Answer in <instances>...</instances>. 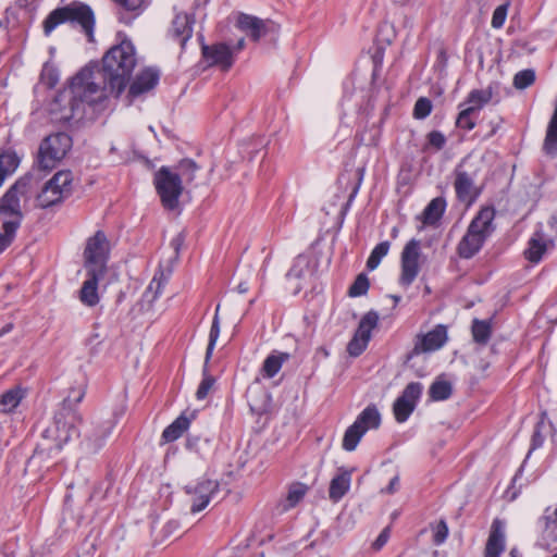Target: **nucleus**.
<instances>
[{
	"mask_svg": "<svg viewBox=\"0 0 557 557\" xmlns=\"http://www.w3.org/2000/svg\"><path fill=\"white\" fill-rule=\"evenodd\" d=\"M116 42L104 53L101 61L100 74L103 86L94 81V69L97 65H86L70 81L67 87L60 90L51 107L55 122L67 124L73 120L85 116V108L95 107L102 102L109 92L119 98L133 75L137 64L136 49L124 32H117Z\"/></svg>",
	"mask_w": 557,
	"mask_h": 557,
	"instance_id": "1",
	"label": "nucleus"
},
{
	"mask_svg": "<svg viewBox=\"0 0 557 557\" xmlns=\"http://www.w3.org/2000/svg\"><path fill=\"white\" fill-rule=\"evenodd\" d=\"M496 210L493 206L480 208L470 221L465 235L457 244L456 251L461 259H472L496 230Z\"/></svg>",
	"mask_w": 557,
	"mask_h": 557,
	"instance_id": "2",
	"label": "nucleus"
},
{
	"mask_svg": "<svg viewBox=\"0 0 557 557\" xmlns=\"http://www.w3.org/2000/svg\"><path fill=\"white\" fill-rule=\"evenodd\" d=\"M65 23L73 27H81L88 39L92 40L96 20L91 7L87 3L74 0L52 10L42 22L45 36H50L58 26Z\"/></svg>",
	"mask_w": 557,
	"mask_h": 557,
	"instance_id": "3",
	"label": "nucleus"
},
{
	"mask_svg": "<svg viewBox=\"0 0 557 557\" xmlns=\"http://www.w3.org/2000/svg\"><path fill=\"white\" fill-rule=\"evenodd\" d=\"M86 387L87 384L84 381L78 386L71 387L67 397L63 399L54 413L55 438L60 446L74 437L81 436L78 426L82 424L83 418L77 410V406L86 395Z\"/></svg>",
	"mask_w": 557,
	"mask_h": 557,
	"instance_id": "4",
	"label": "nucleus"
},
{
	"mask_svg": "<svg viewBox=\"0 0 557 557\" xmlns=\"http://www.w3.org/2000/svg\"><path fill=\"white\" fill-rule=\"evenodd\" d=\"M153 185L162 207L169 211L176 210L184 191L181 175L171 171L169 166L162 165L154 172Z\"/></svg>",
	"mask_w": 557,
	"mask_h": 557,
	"instance_id": "5",
	"label": "nucleus"
},
{
	"mask_svg": "<svg viewBox=\"0 0 557 557\" xmlns=\"http://www.w3.org/2000/svg\"><path fill=\"white\" fill-rule=\"evenodd\" d=\"M72 137L64 132H58L44 138L36 161L38 168L44 171L55 168L72 148Z\"/></svg>",
	"mask_w": 557,
	"mask_h": 557,
	"instance_id": "6",
	"label": "nucleus"
},
{
	"mask_svg": "<svg viewBox=\"0 0 557 557\" xmlns=\"http://www.w3.org/2000/svg\"><path fill=\"white\" fill-rule=\"evenodd\" d=\"M72 183L73 174L71 171H58L45 183L41 191L37 195V206L42 209H48L62 203L72 195Z\"/></svg>",
	"mask_w": 557,
	"mask_h": 557,
	"instance_id": "7",
	"label": "nucleus"
},
{
	"mask_svg": "<svg viewBox=\"0 0 557 557\" xmlns=\"http://www.w3.org/2000/svg\"><path fill=\"white\" fill-rule=\"evenodd\" d=\"M33 174L26 173L21 176L0 198V220L17 222L21 226L23 213L21 211L20 198L25 196L32 185Z\"/></svg>",
	"mask_w": 557,
	"mask_h": 557,
	"instance_id": "8",
	"label": "nucleus"
},
{
	"mask_svg": "<svg viewBox=\"0 0 557 557\" xmlns=\"http://www.w3.org/2000/svg\"><path fill=\"white\" fill-rule=\"evenodd\" d=\"M84 258L86 269L107 272V263L110 258V242L103 231H97L87 239Z\"/></svg>",
	"mask_w": 557,
	"mask_h": 557,
	"instance_id": "9",
	"label": "nucleus"
},
{
	"mask_svg": "<svg viewBox=\"0 0 557 557\" xmlns=\"http://www.w3.org/2000/svg\"><path fill=\"white\" fill-rule=\"evenodd\" d=\"M421 255L420 240L411 238L404 247L400 256L399 284L409 287L420 272L419 258Z\"/></svg>",
	"mask_w": 557,
	"mask_h": 557,
	"instance_id": "10",
	"label": "nucleus"
},
{
	"mask_svg": "<svg viewBox=\"0 0 557 557\" xmlns=\"http://www.w3.org/2000/svg\"><path fill=\"white\" fill-rule=\"evenodd\" d=\"M447 339V327L444 324H437L428 333L417 335L413 348L406 355L405 362H409L420 354L441 349L446 344Z\"/></svg>",
	"mask_w": 557,
	"mask_h": 557,
	"instance_id": "11",
	"label": "nucleus"
},
{
	"mask_svg": "<svg viewBox=\"0 0 557 557\" xmlns=\"http://www.w3.org/2000/svg\"><path fill=\"white\" fill-rule=\"evenodd\" d=\"M379 323V313L374 310L367 312L359 321L358 327L347 345V352L351 357H359L368 347L371 332Z\"/></svg>",
	"mask_w": 557,
	"mask_h": 557,
	"instance_id": "12",
	"label": "nucleus"
},
{
	"mask_svg": "<svg viewBox=\"0 0 557 557\" xmlns=\"http://www.w3.org/2000/svg\"><path fill=\"white\" fill-rule=\"evenodd\" d=\"M423 385L420 382H410L396 398L393 405L395 420L398 423L406 422L414 411L421 398Z\"/></svg>",
	"mask_w": 557,
	"mask_h": 557,
	"instance_id": "13",
	"label": "nucleus"
},
{
	"mask_svg": "<svg viewBox=\"0 0 557 557\" xmlns=\"http://www.w3.org/2000/svg\"><path fill=\"white\" fill-rule=\"evenodd\" d=\"M220 484L216 480L201 479L196 485L185 486V492L193 495L191 513L202 511L219 492Z\"/></svg>",
	"mask_w": 557,
	"mask_h": 557,
	"instance_id": "14",
	"label": "nucleus"
},
{
	"mask_svg": "<svg viewBox=\"0 0 557 557\" xmlns=\"http://www.w3.org/2000/svg\"><path fill=\"white\" fill-rule=\"evenodd\" d=\"M454 173V188L457 199L461 202H468L471 205L480 195V191L474 187L473 177L468 172L461 170L460 166H457Z\"/></svg>",
	"mask_w": 557,
	"mask_h": 557,
	"instance_id": "15",
	"label": "nucleus"
},
{
	"mask_svg": "<svg viewBox=\"0 0 557 557\" xmlns=\"http://www.w3.org/2000/svg\"><path fill=\"white\" fill-rule=\"evenodd\" d=\"M160 81V72L154 67H146L136 75L128 88V97L136 99L139 96L153 89Z\"/></svg>",
	"mask_w": 557,
	"mask_h": 557,
	"instance_id": "16",
	"label": "nucleus"
},
{
	"mask_svg": "<svg viewBox=\"0 0 557 557\" xmlns=\"http://www.w3.org/2000/svg\"><path fill=\"white\" fill-rule=\"evenodd\" d=\"M87 277L79 290V300L87 307H95L99 302L98 284L106 272L96 269H86Z\"/></svg>",
	"mask_w": 557,
	"mask_h": 557,
	"instance_id": "17",
	"label": "nucleus"
},
{
	"mask_svg": "<svg viewBox=\"0 0 557 557\" xmlns=\"http://www.w3.org/2000/svg\"><path fill=\"white\" fill-rule=\"evenodd\" d=\"M202 58L209 65H220L223 70H228L233 65V53L226 44H216L213 46L202 45Z\"/></svg>",
	"mask_w": 557,
	"mask_h": 557,
	"instance_id": "18",
	"label": "nucleus"
},
{
	"mask_svg": "<svg viewBox=\"0 0 557 557\" xmlns=\"http://www.w3.org/2000/svg\"><path fill=\"white\" fill-rule=\"evenodd\" d=\"M505 547L506 540L503 523L499 519H495L486 541L484 557H500Z\"/></svg>",
	"mask_w": 557,
	"mask_h": 557,
	"instance_id": "19",
	"label": "nucleus"
},
{
	"mask_svg": "<svg viewBox=\"0 0 557 557\" xmlns=\"http://www.w3.org/2000/svg\"><path fill=\"white\" fill-rule=\"evenodd\" d=\"M194 23V15H189L186 13L177 14L172 22V26L170 29L171 36L181 45L182 48L185 47L186 42L193 36Z\"/></svg>",
	"mask_w": 557,
	"mask_h": 557,
	"instance_id": "20",
	"label": "nucleus"
},
{
	"mask_svg": "<svg viewBox=\"0 0 557 557\" xmlns=\"http://www.w3.org/2000/svg\"><path fill=\"white\" fill-rule=\"evenodd\" d=\"M119 5L117 18L121 23L131 25L148 7V0H113Z\"/></svg>",
	"mask_w": 557,
	"mask_h": 557,
	"instance_id": "21",
	"label": "nucleus"
},
{
	"mask_svg": "<svg viewBox=\"0 0 557 557\" xmlns=\"http://www.w3.org/2000/svg\"><path fill=\"white\" fill-rule=\"evenodd\" d=\"M351 483V471L339 468L338 473L331 480L329 497L333 503L339 502L349 491Z\"/></svg>",
	"mask_w": 557,
	"mask_h": 557,
	"instance_id": "22",
	"label": "nucleus"
},
{
	"mask_svg": "<svg viewBox=\"0 0 557 557\" xmlns=\"http://www.w3.org/2000/svg\"><path fill=\"white\" fill-rule=\"evenodd\" d=\"M447 207L446 199L444 197L433 198L424 208L421 221L424 225L434 226L443 218Z\"/></svg>",
	"mask_w": 557,
	"mask_h": 557,
	"instance_id": "23",
	"label": "nucleus"
},
{
	"mask_svg": "<svg viewBox=\"0 0 557 557\" xmlns=\"http://www.w3.org/2000/svg\"><path fill=\"white\" fill-rule=\"evenodd\" d=\"M114 426H115V422H113L112 420H107V421L98 424L91 433L86 431L85 438L87 440L91 449L98 450L99 448H101L103 446L106 440L112 433V430L114 429Z\"/></svg>",
	"mask_w": 557,
	"mask_h": 557,
	"instance_id": "24",
	"label": "nucleus"
},
{
	"mask_svg": "<svg viewBox=\"0 0 557 557\" xmlns=\"http://www.w3.org/2000/svg\"><path fill=\"white\" fill-rule=\"evenodd\" d=\"M195 413H191V417H187L185 412L181 413L170 425H168L162 432V440L165 443H172L178 440L184 432L189 428L191 418H194Z\"/></svg>",
	"mask_w": 557,
	"mask_h": 557,
	"instance_id": "25",
	"label": "nucleus"
},
{
	"mask_svg": "<svg viewBox=\"0 0 557 557\" xmlns=\"http://www.w3.org/2000/svg\"><path fill=\"white\" fill-rule=\"evenodd\" d=\"M238 27L247 32L253 41H258L267 32L261 18L248 14L238 17Z\"/></svg>",
	"mask_w": 557,
	"mask_h": 557,
	"instance_id": "26",
	"label": "nucleus"
},
{
	"mask_svg": "<svg viewBox=\"0 0 557 557\" xmlns=\"http://www.w3.org/2000/svg\"><path fill=\"white\" fill-rule=\"evenodd\" d=\"M355 423L369 430H375L381 425V413L374 404L368 405L356 418Z\"/></svg>",
	"mask_w": 557,
	"mask_h": 557,
	"instance_id": "27",
	"label": "nucleus"
},
{
	"mask_svg": "<svg viewBox=\"0 0 557 557\" xmlns=\"http://www.w3.org/2000/svg\"><path fill=\"white\" fill-rule=\"evenodd\" d=\"M493 97L492 88L487 89H472L466 100L459 104V108L468 107L472 108L478 114L479 111L491 101Z\"/></svg>",
	"mask_w": 557,
	"mask_h": 557,
	"instance_id": "28",
	"label": "nucleus"
},
{
	"mask_svg": "<svg viewBox=\"0 0 557 557\" xmlns=\"http://www.w3.org/2000/svg\"><path fill=\"white\" fill-rule=\"evenodd\" d=\"M289 358L288 352L270 354L262 363V375L267 379L274 377Z\"/></svg>",
	"mask_w": 557,
	"mask_h": 557,
	"instance_id": "29",
	"label": "nucleus"
},
{
	"mask_svg": "<svg viewBox=\"0 0 557 557\" xmlns=\"http://www.w3.org/2000/svg\"><path fill=\"white\" fill-rule=\"evenodd\" d=\"M471 334L474 343L481 346L487 345L492 337L491 320L473 319L471 324Z\"/></svg>",
	"mask_w": 557,
	"mask_h": 557,
	"instance_id": "30",
	"label": "nucleus"
},
{
	"mask_svg": "<svg viewBox=\"0 0 557 557\" xmlns=\"http://www.w3.org/2000/svg\"><path fill=\"white\" fill-rule=\"evenodd\" d=\"M366 434V429L358 426L355 422L349 425L343 436L342 447L346 451H352L357 448L359 442Z\"/></svg>",
	"mask_w": 557,
	"mask_h": 557,
	"instance_id": "31",
	"label": "nucleus"
},
{
	"mask_svg": "<svg viewBox=\"0 0 557 557\" xmlns=\"http://www.w3.org/2000/svg\"><path fill=\"white\" fill-rule=\"evenodd\" d=\"M546 250L547 246L545 242L540 237L532 236L528 242V247L523 255L529 262L539 263Z\"/></svg>",
	"mask_w": 557,
	"mask_h": 557,
	"instance_id": "32",
	"label": "nucleus"
},
{
	"mask_svg": "<svg viewBox=\"0 0 557 557\" xmlns=\"http://www.w3.org/2000/svg\"><path fill=\"white\" fill-rule=\"evenodd\" d=\"M176 173L181 175L182 183L191 184L196 178V173L200 166L190 158H184L175 165Z\"/></svg>",
	"mask_w": 557,
	"mask_h": 557,
	"instance_id": "33",
	"label": "nucleus"
},
{
	"mask_svg": "<svg viewBox=\"0 0 557 557\" xmlns=\"http://www.w3.org/2000/svg\"><path fill=\"white\" fill-rule=\"evenodd\" d=\"M18 228L17 222L0 220V253L14 242Z\"/></svg>",
	"mask_w": 557,
	"mask_h": 557,
	"instance_id": "34",
	"label": "nucleus"
},
{
	"mask_svg": "<svg viewBox=\"0 0 557 557\" xmlns=\"http://www.w3.org/2000/svg\"><path fill=\"white\" fill-rule=\"evenodd\" d=\"M453 394L451 383L446 380L436 379L429 388V397L432 401H443Z\"/></svg>",
	"mask_w": 557,
	"mask_h": 557,
	"instance_id": "35",
	"label": "nucleus"
},
{
	"mask_svg": "<svg viewBox=\"0 0 557 557\" xmlns=\"http://www.w3.org/2000/svg\"><path fill=\"white\" fill-rule=\"evenodd\" d=\"M308 492V486L301 482H294L289 485L286 495V504L284 509H290L296 507L299 502L305 497Z\"/></svg>",
	"mask_w": 557,
	"mask_h": 557,
	"instance_id": "36",
	"label": "nucleus"
},
{
	"mask_svg": "<svg viewBox=\"0 0 557 557\" xmlns=\"http://www.w3.org/2000/svg\"><path fill=\"white\" fill-rule=\"evenodd\" d=\"M215 384V377L209 372V362L205 359L202 366V379L196 391V399L203 400L207 398L210 389Z\"/></svg>",
	"mask_w": 557,
	"mask_h": 557,
	"instance_id": "37",
	"label": "nucleus"
},
{
	"mask_svg": "<svg viewBox=\"0 0 557 557\" xmlns=\"http://www.w3.org/2000/svg\"><path fill=\"white\" fill-rule=\"evenodd\" d=\"M391 244L388 240L379 243L371 251L366 267L369 271L375 270L381 263L382 259L388 253Z\"/></svg>",
	"mask_w": 557,
	"mask_h": 557,
	"instance_id": "38",
	"label": "nucleus"
},
{
	"mask_svg": "<svg viewBox=\"0 0 557 557\" xmlns=\"http://www.w3.org/2000/svg\"><path fill=\"white\" fill-rule=\"evenodd\" d=\"M22 400L20 388H11L5 391L0 397V411L10 412L15 409Z\"/></svg>",
	"mask_w": 557,
	"mask_h": 557,
	"instance_id": "39",
	"label": "nucleus"
},
{
	"mask_svg": "<svg viewBox=\"0 0 557 557\" xmlns=\"http://www.w3.org/2000/svg\"><path fill=\"white\" fill-rule=\"evenodd\" d=\"M219 309H220V305H218V307L215 309V314L213 317L212 324H211L210 332H209V342H208V346L206 349V356H205V359H207V362H210V360H211L216 341L220 335V320H219V314H218Z\"/></svg>",
	"mask_w": 557,
	"mask_h": 557,
	"instance_id": "40",
	"label": "nucleus"
},
{
	"mask_svg": "<svg viewBox=\"0 0 557 557\" xmlns=\"http://www.w3.org/2000/svg\"><path fill=\"white\" fill-rule=\"evenodd\" d=\"M309 272V260L305 256H297L294 260L293 265L286 273V277L288 280L295 278V280H301L306 276V274Z\"/></svg>",
	"mask_w": 557,
	"mask_h": 557,
	"instance_id": "41",
	"label": "nucleus"
},
{
	"mask_svg": "<svg viewBox=\"0 0 557 557\" xmlns=\"http://www.w3.org/2000/svg\"><path fill=\"white\" fill-rule=\"evenodd\" d=\"M476 113L472 108L462 107L456 119V126L465 131H471L475 127Z\"/></svg>",
	"mask_w": 557,
	"mask_h": 557,
	"instance_id": "42",
	"label": "nucleus"
},
{
	"mask_svg": "<svg viewBox=\"0 0 557 557\" xmlns=\"http://www.w3.org/2000/svg\"><path fill=\"white\" fill-rule=\"evenodd\" d=\"M20 158L13 149L3 150L0 153V168L11 175L20 165Z\"/></svg>",
	"mask_w": 557,
	"mask_h": 557,
	"instance_id": "43",
	"label": "nucleus"
},
{
	"mask_svg": "<svg viewBox=\"0 0 557 557\" xmlns=\"http://www.w3.org/2000/svg\"><path fill=\"white\" fill-rule=\"evenodd\" d=\"M40 81L47 88H54L59 82L58 67L52 63L46 62L40 73Z\"/></svg>",
	"mask_w": 557,
	"mask_h": 557,
	"instance_id": "44",
	"label": "nucleus"
},
{
	"mask_svg": "<svg viewBox=\"0 0 557 557\" xmlns=\"http://www.w3.org/2000/svg\"><path fill=\"white\" fill-rule=\"evenodd\" d=\"M369 287L370 282L367 274L360 273L357 275L354 283L349 286L347 294L352 298L364 296L368 293Z\"/></svg>",
	"mask_w": 557,
	"mask_h": 557,
	"instance_id": "45",
	"label": "nucleus"
},
{
	"mask_svg": "<svg viewBox=\"0 0 557 557\" xmlns=\"http://www.w3.org/2000/svg\"><path fill=\"white\" fill-rule=\"evenodd\" d=\"M210 444H211V440L209 437L189 434L186 438L185 446L188 450L202 456L206 448H208L210 446Z\"/></svg>",
	"mask_w": 557,
	"mask_h": 557,
	"instance_id": "46",
	"label": "nucleus"
},
{
	"mask_svg": "<svg viewBox=\"0 0 557 557\" xmlns=\"http://www.w3.org/2000/svg\"><path fill=\"white\" fill-rule=\"evenodd\" d=\"M535 78V71L533 69H525L515 74L512 84L516 89L522 90L534 84Z\"/></svg>",
	"mask_w": 557,
	"mask_h": 557,
	"instance_id": "47",
	"label": "nucleus"
},
{
	"mask_svg": "<svg viewBox=\"0 0 557 557\" xmlns=\"http://www.w3.org/2000/svg\"><path fill=\"white\" fill-rule=\"evenodd\" d=\"M545 418L546 412H543L541 414V419L536 422L532 436H531V447L530 451L535 450L537 448H541L545 442V436L543 435L542 431L545 428Z\"/></svg>",
	"mask_w": 557,
	"mask_h": 557,
	"instance_id": "48",
	"label": "nucleus"
},
{
	"mask_svg": "<svg viewBox=\"0 0 557 557\" xmlns=\"http://www.w3.org/2000/svg\"><path fill=\"white\" fill-rule=\"evenodd\" d=\"M432 101L426 97L419 98L413 107V117L417 120H423L431 114Z\"/></svg>",
	"mask_w": 557,
	"mask_h": 557,
	"instance_id": "49",
	"label": "nucleus"
},
{
	"mask_svg": "<svg viewBox=\"0 0 557 557\" xmlns=\"http://www.w3.org/2000/svg\"><path fill=\"white\" fill-rule=\"evenodd\" d=\"M448 537V525L444 519H441L433 528V544L442 545Z\"/></svg>",
	"mask_w": 557,
	"mask_h": 557,
	"instance_id": "50",
	"label": "nucleus"
},
{
	"mask_svg": "<svg viewBox=\"0 0 557 557\" xmlns=\"http://www.w3.org/2000/svg\"><path fill=\"white\" fill-rule=\"evenodd\" d=\"M508 4L498 5L492 15V27L493 28H502L505 24L507 17Z\"/></svg>",
	"mask_w": 557,
	"mask_h": 557,
	"instance_id": "51",
	"label": "nucleus"
},
{
	"mask_svg": "<svg viewBox=\"0 0 557 557\" xmlns=\"http://www.w3.org/2000/svg\"><path fill=\"white\" fill-rule=\"evenodd\" d=\"M428 145L435 148L436 150H442L446 145V137L445 135L440 131H431L426 135Z\"/></svg>",
	"mask_w": 557,
	"mask_h": 557,
	"instance_id": "52",
	"label": "nucleus"
},
{
	"mask_svg": "<svg viewBox=\"0 0 557 557\" xmlns=\"http://www.w3.org/2000/svg\"><path fill=\"white\" fill-rule=\"evenodd\" d=\"M364 172H366L364 168H358L357 169V171H356L357 183L355 184L354 188L350 191L348 200H347V202L344 206V211L348 210V208L350 207L351 202L355 200V198H356V196H357V194H358V191L360 189V186L362 184Z\"/></svg>",
	"mask_w": 557,
	"mask_h": 557,
	"instance_id": "53",
	"label": "nucleus"
},
{
	"mask_svg": "<svg viewBox=\"0 0 557 557\" xmlns=\"http://www.w3.org/2000/svg\"><path fill=\"white\" fill-rule=\"evenodd\" d=\"M168 278L165 277L163 271H159L154 274L152 281L150 282L149 286H148V289L151 290V289H156V293H154V296H153V299L158 298L159 295L161 294V289L163 287V285L166 283Z\"/></svg>",
	"mask_w": 557,
	"mask_h": 557,
	"instance_id": "54",
	"label": "nucleus"
},
{
	"mask_svg": "<svg viewBox=\"0 0 557 557\" xmlns=\"http://www.w3.org/2000/svg\"><path fill=\"white\" fill-rule=\"evenodd\" d=\"M388 539H389V528H385L377 535V537L375 539V541L372 544V547L375 550H380L387 543Z\"/></svg>",
	"mask_w": 557,
	"mask_h": 557,
	"instance_id": "55",
	"label": "nucleus"
},
{
	"mask_svg": "<svg viewBox=\"0 0 557 557\" xmlns=\"http://www.w3.org/2000/svg\"><path fill=\"white\" fill-rule=\"evenodd\" d=\"M330 356V350L326 346H319L314 352V359H326Z\"/></svg>",
	"mask_w": 557,
	"mask_h": 557,
	"instance_id": "56",
	"label": "nucleus"
},
{
	"mask_svg": "<svg viewBox=\"0 0 557 557\" xmlns=\"http://www.w3.org/2000/svg\"><path fill=\"white\" fill-rule=\"evenodd\" d=\"M184 240H185V236H184V234H183V233H180L178 235H176V236L172 239L171 245L174 247V249H175L176 251H178V250H180V248H181V246L183 245Z\"/></svg>",
	"mask_w": 557,
	"mask_h": 557,
	"instance_id": "57",
	"label": "nucleus"
},
{
	"mask_svg": "<svg viewBox=\"0 0 557 557\" xmlns=\"http://www.w3.org/2000/svg\"><path fill=\"white\" fill-rule=\"evenodd\" d=\"M398 484H399V478H398V475H395L389 481V484L386 487V492L389 493V494H393L394 492H396Z\"/></svg>",
	"mask_w": 557,
	"mask_h": 557,
	"instance_id": "58",
	"label": "nucleus"
},
{
	"mask_svg": "<svg viewBox=\"0 0 557 557\" xmlns=\"http://www.w3.org/2000/svg\"><path fill=\"white\" fill-rule=\"evenodd\" d=\"M236 289L239 294H245L248 292L249 289V286H248V283L247 282H240L237 286H236Z\"/></svg>",
	"mask_w": 557,
	"mask_h": 557,
	"instance_id": "59",
	"label": "nucleus"
},
{
	"mask_svg": "<svg viewBox=\"0 0 557 557\" xmlns=\"http://www.w3.org/2000/svg\"><path fill=\"white\" fill-rule=\"evenodd\" d=\"M13 329V324L12 323H9L7 325H4L1 330H0V337L3 336L4 334L11 332Z\"/></svg>",
	"mask_w": 557,
	"mask_h": 557,
	"instance_id": "60",
	"label": "nucleus"
},
{
	"mask_svg": "<svg viewBox=\"0 0 557 557\" xmlns=\"http://www.w3.org/2000/svg\"><path fill=\"white\" fill-rule=\"evenodd\" d=\"M509 557H522V555L517 547H512L509 552Z\"/></svg>",
	"mask_w": 557,
	"mask_h": 557,
	"instance_id": "61",
	"label": "nucleus"
},
{
	"mask_svg": "<svg viewBox=\"0 0 557 557\" xmlns=\"http://www.w3.org/2000/svg\"><path fill=\"white\" fill-rule=\"evenodd\" d=\"M438 60L445 62L447 60V53L445 51V49H441L438 51Z\"/></svg>",
	"mask_w": 557,
	"mask_h": 557,
	"instance_id": "62",
	"label": "nucleus"
},
{
	"mask_svg": "<svg viewBox=\"0 0 557 557\" xmlns=\"http://www.w3.org/2000/svg\"><path fill=\"white\" fill-rule=\"evenodd\" d=\"M9 174L2 169L0 168V187L2 186L5 177L8 176Z\"/></svg>",
	"mask_w": 557,
	"mask_h": 557,
	"instance_id": "63",
	"label": "nucleus"
},
{
	"mask_svg": "<svg viewBox=\"0 0 557 557\" xmlns=\"http://www.w3.org/2000/svg\"><path fill=\"white\" fill-rule=\"evenodd\" d=\"M521 473H522V468H520V469L517 471V473L515 474V476L512 478V480H511V485H512V486H515V484H516V482H517V480H518V478L520 476V474H521Z\"/></svg>",
	"mask_w": 557,
	"mask_h": 557,
	"instance_id": "64",
	"label": "nucleus"
}]
</instances>
